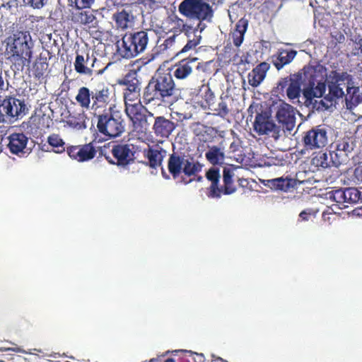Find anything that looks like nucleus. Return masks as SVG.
<instances>
[{"label":"nucleus","mask_w":362,"mask_h":362,"mask_svg":"<svg viewBox=\"0 0 362 362\" xmlns=\"http://www.w3.org/2000/svg\"><path fill=\"white\" fill-rule=\"evenodd\" d=\"M180 98L173 76L168 72H156L150 79L143 93L145 104L153 103L170 107Z\"/></svg>","instance_id":"obj_1"},{"label":"nucleus","mask_w":362,"mask_h":362,"mask_svg":"<svg viewBox=\"0 0 362 362\" xmlns=\"http://www.w3.org/2000/svg\"><path fill=\"white\" fill-rule=\"evenodd\" d=\"M34 43L28 31H16L7 38L6 54L15 69L22 71L31 62Z\"/></svg>","instance_id":"obj_2"},{"label":"nucleus","mask_w":362,"mask_h":362,"mask_svg":"<svg viewBox=\"0 0 362 362\" xmlns=\"http://www.w3.org/2000/svg\"><path fill=\"white\" fill-rule=\"evenodd\" d=\"M112 99V90L105 84L98 86L93 90L86 86L78 88L75 97L77 104L86 110L91 109L95 112L105 108Z\"/></svg>","instance_id":"obj_3"},{"label":"nucleus","mask_w":362,"mask_h":362,"mask_svg":"<svg viewBox=\"0 0 362 362\" xmlns=\"http://www.w3.org/2000/svg\"><path fill=\"white\" fill-rule=\"evenodd\" d=\"M96 118L98 132L109 139L119 136L124 132L122 114L115 105L105 108L102 113L96 115Z\"/></svg>","instance_id":"obj_4"},{"label":"nucleus","mask_w":362,"mask_h":362,"mask_svg":"<svg viewBox=\"0 0 362 362\" xmlns=\"http://www.w3.org/2000/svg\"><path fill=\"white\" fill-rule=\"evenodd\" d=\"M149 37L146 30L128 32L117 42V52L124 59H132L144 52L148 44Z\"/></svg>","instance_id":"obj_5"},{"label":"nucleus","mask_w":362,"mask_h":362,"mask_svg":"<svg viewBox=\"0 0 362 362\" xmlns=\"http://www.w3.org/2000/svg\"><path fill=\"white\" fill-rule=\"evenodd\" d=\"M178 11L191 20L211 22L214 17L213 8L205 0H183L178 6Z\"/></svg>","instance_id":"obj_6"},{"label":"nucleus","mask_w":362,"mask_h":362,"mask_svg":"<svg viewBox=\"0 0 362 362\" xmlns=\"http://www.w3.org/2000/svg\"><path fill=\"white\" fill-rule=\"evenodd\" d=\"M302 83L303 75L300 72L291 74L280 78L276 83V92L283 94L286 90V96L291 103H295L296 100L299 103V98L302 93Z\"/></svg>","instance_id":"obj_7"},{"label":"nucleus","mask_w":362,"mask_h":362,"mask_svg":"<svg viewBox=\"0 0 362 362\" xmlns=\"http://www.w3.org/2000/svg\"><path fill=\"white\" fill-rule=\"evenodd\" d=\"M28 112L24 100L13 96H6L0 103V122H11L23 117Z\"/></svg>","instance_id":"obj_8"},{"label":"nucleus","mask_w":362,"mask_h":362,"mask_svg":"<svg viewBox=\"0 0 362 362\" xmlns=\"http://www.w3.org/2000/svg\"><path fill=\"white\" fill-rule=\"evenodd\" d=\"M328 138L327 128L317 125L304 132L301 141L305 150L314 151L325 147L328 144Z\"/></svg>","instance_id":"obj_9"},{"label":"nucleus","mask_w":362,"mask_h":362,"mask_svg":"<svg viewBox=\"0 0 362 362\" xmlns=\"http://www.w3.org/2000/svg\"><path fill=\"white\" fill-rule=\"evenodd\" d=\"M253 129L259 136L267 135L276 141L280 137V127L276 125L270 115L264 110L257 112L253 122Z\"/></svg>","instance_id":"obj_10"},{"label":"nucleus","mask_w":362,"mask_h":362,"mask_svg":"<svg viewBox=\"0 0 362 362\" xmlns=\"http://www.w3.org/2000/svg\"><path fill=\"white\" fill-rule=\"evenodd\" d=\"M339 81H346L347 84L352 83V76L346 71H332L327 78L329 94L325 98H329L330 101H336L345 95L343 88L339 86Z\"/></svg>","instance_id":"obj_11"},{"label":"nucleus","mask_w":362,"mask_h":362,"mask_svg":"<svg viewBox=\"0 0 362 362\" xmlns=\"http://www.w3.org/2000/svg\"><path fill=\"white\" fill-rule=\"evenodd\" d=\"M132 144H117L112 146L111 150L115 160L110 159L105 156L110 163L117 165L118 166H127L134 161L135 151Z\"/></svg>","instance_id":"obj_12"},{"label":"nucleus","mask_w":362,"mask_h":362,"mask_svg":"<svg viewBox=\"0 0 362 362\" xmlns=\"http://www.w3.org/2000/svg\"><path fill=\"white\" fill-rule=\"evenodd\" d=\"M197 57H187L177 62L170 69V74L173 78L177 81H183L189 79L193 74L194 69L199 67L200 63H197Z\"/></svg>","instance_id":"obj_13"},{"label":"nucleus","mask_w":362,"mask_h":362,"mask_svg":"<svg viewBox=\"0 0 362 362\" xmlns=\"http://www.w3.org/2000/svg\"><path fill=\"white\" fill-rule=\"evenodd\" d=\"M97 62V58L93 54H90L88 52H76L75 62L74 63V69L79 74H84L88 76L94 73L100 74L103 71L95 70V64Z\"/></svg>","instance_id":"obj_14"},{"label":"nucleus","mask_w":362,"mask_h":362,"mask_svg":"<svg viewBox=\"0 0 362 362\" xmlns=\"http://www.w3.org/2000/svg\"><path fill=\"white\" fill-rule=\"evenodd\" d=\"M96 152V149L92 143L70 146L66 148V153L69 156L78 162H86L93 159L95 156Z\"/></svg>","instance_id":"obj_15"},{"label":"nucleus","mask_w":362,"mask_h":362,"mask_svg":"<svg viewBox=\"0 0 362 362\" xmlns=\"http://www.w3.org/2000/svg\"><path fill=\"white\" fill-rule=\"evenodd\" d=\"M276 117L278 122L282 124L283 129L291 132L296 124L294 108L291 105L283 102L278 107Z\"/></svg>","instance_id":"obj_16"},{"label":"nucleus","mask_w":362,"mask_h":362,"mask_svg":"<svg viewBox=\"0 0 362 362\" xmlns=\"http://www.w3.org/2000/svg\"><path fill=\"white\" fill-rule=\"evenodd\" d=\"M7 139L8 141L7 147L12 154L21 156L27 152L25 149L27 148L29 138L24 133H12L7 137Z\"/></svg>","instance_id":"obj_17"},{"label":"nucleus","mask_w":362,"mask_h":362,"mask_svg":"<svg viewBox=\"0 0 362 362\" xmlns=\"http://www.w3.org/2000/svg\"><path fill=\"white\" fill-rule=\"evenodd\" d=\"M185 156L182 153L173 152L170 154L168 160V170L174 180L180 177L182 173L185 165Z\"/></svg>","instance_id":"obj_18"},{"label":"nucleus","mask_w":362,"mask_h":362,"mask_svg":"<svg viewBox=\"0 0 362 362\" xmlns=\"http://www.w3.org/2000/svg\"><path fill=\"white\" fill-rule=\"evenodd\" d=\"M297 54V51L292 49H279L272 57V63L277 70L290 64Z\"/></svg>","instance_id":"obj_19"},{"label":"nucleus","mask_w":362,"mask_h":362,"mask_svg":"<svg viewBox=\"0 0 362 362\" xmlns=\"http://www.w3.org/2000/svg\"><path fill=\"white\" fill-rule=\"evenodd\" d=\"M175 128L174 122L166 119L165 117L159 116L155 118L153 129L157 136L168 138Z\"/></svg>","instance_id":"obj_20"},{"label":"nucleus","mask_w":362,"mask_h":362,"mask_svg":"<svg viewBox=\"0 0 362 362\" xmlns=\"http://www.w3.org/2000/svg\"><path fill=\"white\" fill-rule=\"evenodd\" d=\"M136 72H129L125 75L122 81H119L120 85H124L127 88L124 90V98L132 100L131 95H137L140 90L139 82L136 77Z\"/></svg>","instance_id":"obj_21"},{"label":"nucleus","mask_w":362,"mask_h":362,"mask_svg":"<svg viewBox=\"0 0 362 362\" xmlns=\"http://www.w3.org/2000/svg\"><path fill=\"white\" fill-rule=\"evenodd\" d=\"M95 10L90 8H76L71 13V21L80 25H88L93 23L95 18Z\"/></svg>","instance_id":"obj_22"},{"label":"nucleus","mask_w":362,"mask_h":362,"mask_svg":"<svg viewBox=\"0 0 362 362\" xmlns=\"http://www.w3.org/2000/svg\"><path fill=\"white\" fill-rule=\"evenodd\" d=\"M269 69V64L267 62H262L258 64L248 74L249 84L252 87H257L264 79Z\"/></svg>","instance_id":"obj_23"},{"label":"nucleus","mask_w":362,"mask_h":362,"mask_svg":"<svg viewBox=\"0 0 362 362\" xmlns=\"http://www.w3.org/2000/svg\"><path fill=\"white\" fill-rule=\"evenodd\" d=\"M207 180L211 182L208 188L207 196L210 198H220V190L218 187L220 173L218 168H211L206 173Z\"/></svg>","instance_id":"obj_24"},{"label":"nucleus","mask_w":362,"mask_h":362,"mask_svg":"<svg viewBox=\"0 0 362 362\" xmlns=\"http://www.w3.org/2000/svg\"><path fill=\"white\" fill-rule=\"evenodd\" d=\"M112 19L115 21L117 27L122 30L131 27L134 22V16L132 11L125 9L115 13Z\"/></svg>","instance_id":"obj_25"},{"label":"nucleus","mask_w":362,"mask_h":362,"mask_svg":"<svg viewBox=\"0 0 362 362\" xmlns=\"http://www.w3.org/2000/svg\"><path fill=\"white\" fill-rule=\"evenodd\" d=\"M166 151L163 148H148L144 151V157L148 160V164L152 168L160 166Z\"/></svg>","instance_id":"obj_26"},{"label":"nucleus","mask_w":362,"mask_h":362,"mask_svg":"<svg viewBox=\"0 0 362 362\" xmlns=\"http://www.w3.org/2000/svg\"><path fill=\"white\" fill-rule=\"evenodd\" d=\"M234 173L233 170L229 168H224L223 170V186L219 187L220 197L221 194L229 195L236 191V187L233 183Z\"/></svg>","instance_id":"obj_27"},{"label":"nucleus","mask_w":362,"mask_h":362,"mask_svg":"<svg viewBox=\"0 0 362 362\" xmlns=\"http://www.w3.org/2000/svg\"><path fill=\"white\" fill-rule=\"evenodd\" d=\"M295 180L291 178L278 177L275 179L268 180L267 186L274 190H281L284 192L288 191L293 187Z\"/></svg>","instance_id":"obj_28"},{"label":"nucleus","mask_w":362,"mask_h":362,"mask_svg":"<svg viewBox=\"0 0 362 362\" xmlns=\"http://www.w3.org/2000/svg\"><path fill=\"white\" fill-rule=\"evenodd\" d=\"M48 66L49 64L46 57H40L37 58L32 67L34 77L39 81L44 79L47 76Z\"/></svg>","instance_id":"obj_29"},{"label":"nucleus","mask_w":362,"mask_h":362,"mask_svg":"<svg viewBox=\"0 0 362 362\" xmlns=\"http://www.w3.org/2000/svg\"><path fill=\"white\" fill-rule=\"evenodd\" d=\"M315 69L312 67L308 68V74H310L308 86L307 88H305L302 90V93L303 97L305 98V103L307 106L312 103V100L313 98H317V95L315 94L314 86H315V81L314 78V76L313 73H315Z\"/></svg>","instance_id":"obj_30"},{"label":"nucleus","mask_w":362,"mask_h":362,"mask_svg":"<svg viewBox=\"0 0 362 362\" xmlns=\"http://www.w3.org/2000/svg\"><path fill=\"white\" fill-rule=\"evenodd\" d=\"M333 154H334L335 156H337V153L334 151L329 152V156L332 160H329L328 154L326 152L320 151L313 158L312 163L315 166L322 167L323 168L329 167L331 162L334 165H337L339 162H335L332 160Z\"/></svg>","instance_id":"obj_31"},{"label":"nucleus","mask_w":362,"mask_h":362,"mask_svg":"<svg viewBox=\"0 0 362 362\" xmlns=\"http://www.w3.org/2000/svg\"><path fill=\"white\" fill-rule=\"evenodd\" d=\"M350 84H347L346 95V103L347 107L351 108L356 107L362 102V96L360 94L358 87L350 86Z\"/></svg>","instance_id":"obj_32"},{"label":"nucleus","mask_w":362,"mask_h":362,"mask_svg":"<svg viewBox=\"0 0 362 362\" xmlns=\"http://www.w3.org/2000/svg\"><path fill=\"white\" fill-rule=\"evenodd\" d=\"M205 156L206 160L214 165L221 163L225 158L224 153L216 146L210 147Z\"/></svg>","instance_id":"obj_33"},{"label":"nucleus","mask_w":362,"mask_h":362,"mask_svg":"<svg viewBox=\"0 0 362 362\" xmlns=\"http://www.w3.org/2000/svg\"><path fill=\"white\" fill-rule=\"evenodd\" d=\"M209 109L213 111L214 115L220 117L222 119H226L230 112L228 105L223 98H220L216 105L213 103V105L209 107Z\"/></svg>","instance_id":"obj_34"},{"label":"nucleus","mask_w":362,"mask_h":362,"mask_svg":"<svg viewBox=\"0 0 362 362\" xmlns=\"http://www.w3.org/2000/svg\"><path fill=\"white\" fill-rule=\"evenodd\" d=\"M126 112L134 124L141 125L144 122L146 121V115L141 112V108L137 105H132L131 107L127 108Z\"/></svg>","instance_id":"obj_35"},{"label":"nucleus","mask_w":362,"mask_h":362,"mask_svg":"<svg viewBox=\"0 0 362 362\" xmlns=\"http://www.w3.org/2000/svg\"><path fill=\"white\" fill-rule=\"evenodd\" d=\"M47 143L53 148L55 153H61L66 151L65 142L57 134H52L47 137Z\"/></svg>","instance_id":"obj_36"},{"label":"nucleus","mask_w":362,"mask_h":362,"mask_svg":"<svg viewBox=\"0 0 362 362\" xmlns=\"http://www.w3.org/2000/svg\"><path fill=\"white\" fill-rule=\"evenodd\" d=\"M202 165L199 162L190 161L185 158V165H183L182 173L188 176L195 175L202 170Z\"/></svg>","instance_id":"obj_37"},{"label":"nucleus","mask_w":362,"mask_h":362,"mask_svg":"<svg viewBox=\"0 0 362 362\" xmlns=\"http://www.w3.org/2000/svg\"><path fill=\"white\" fill-rule=\"evenodd\" d=\"M86 115L84 114H78L77 116L70 115L67 120V124L76 129H86Z\"/></svg>","instance_id":"obj_38"},{"label":"nucleus","mask_w":362,"mask_h":362,"mask_svg":"<svg viewBox=\"0 0 362 362\" xmlns=\"http://www.w3.org/2000/svg\"><path fill=\"white\" fill-rule=\"evenodd\" d=\"M188 40L187 44L182 47V49L177 53V54L187 52L190 50L195 49V47L200 44L202 36L200 34L195 35L192 34L190 37H187Z\"/></svg>","instance_id":"obj_39"},{"label":"nucleus","mask_w":362,"mask_h":362,"mask_svg":"<svg viewBox=\"0 0 362 362\" xmlns=\"http://www.w3.org/2000/svg\"><path fill=\"white\" fill-rule=\"evenodd\" d=\"M199 21L197 25L195 28L192 27L187 24H183L182 31L185 33L187 37H190L192 34L195 33V35H198V31L199 34L206 28V25L204 23V21L206 20H197Z\"/></svg>","instance_id":"obj_40"},{"label":"nucleus","mask_w":362,"mask_h":362,"mask_svg":"<svg viewBox=\"0 0 362 362\" xmlns=\"http://www.w3.org/2000/svg\"><path fill=\"white\" fill-rule=\"evenodd\" d=\"M345 194H347L348 203H356L361 199V192L355 187H348L345 189Z\"/></svg>","instance_id":"obj_41"},{"label":"nucleus","mask_w":362,"mask_h":362,"mask_svg":"<svg viewBox=\"0 0 362 362\" xmlns=\"http://www.w3.org/2000/svg\"><path fill=\"white\" fill-rule=\"evenodd\" d=\"M69 5L75 8H90L95 0H69Z\"/></svg>","instance_id":"obj_42"},{"label":"nucleus","mask_w":362,"mask_h":362,"mask_svg":"<svg viewBox=\"0 0 362 362\" xmlns=\"http://www.w3.org/2000/svg\"><path fill=\"white\" fill-rule=\"evenodd\" d=\"M345 189H339L332 192L330 198L338 204H344V199H342V196H345Z\"/></svg>","instance_id":"obj_43"},{"label":"nucleus","mask_w":362,"mask_h":362,"mask_svg":"<svg viewBox=\"0 0 362 362\" xmlns=\"http://www.w3.org/2000/svg\"><path fill=\"white\" fill-rule=\"evenodd\" d=\"M248 26V21L244 18L240 19L235 25V30L234 32H237L245 35Z\"/></svg>","instance_id":"obj_44"},{"label":"nucleus","mask_w":362,"mask_h":362,"mask_svg":"<svg viewBox=\"0 0 362 362\" xmlns=\"http://www.w3.org/2000/svg\"><path fill=\"white\" fill-rule=\"evenodd\" d=\"M352 148L351 147L348 141L345 139H342L339 141L337 144L336 151H343L345 153L351 152Z\"/></svg>","instance_id":"obj_45"},{"label":"nucleus","mask_w":362,"mask_h":362,"mask_svg":"<svg viewBox=\"0 0 362 362\" xmlns=\"http://www.w3.org/2000/svg\"><path fill=\"white\" fill-rule=\"evenodd\" d=\"M215 98V95L213 93V91L211 90L209 87L206 88V90L205 91L204 99L207 103L208 106L210 107L213 105V100Z\"/></svg>","instance_id":"obj_46"},{"label":"nucleus","mask_w":362,"mask_h":362,"mask_svg":"<svg viewBox=\"0 0 362 362\" xmlns=\"http://www.w3.org/2000/svg\"><path fill=\"white\" fill-rule=\"evenodd\" d=\"M244 36H245V35L237 33V32L233 33V34H232L233 42L235 47H239L242 45V43L244 40Z\"/></svg>","instance_id":"obj_47"},{"label":"nucleus","mask_w":362,"mask_h":362,"mask_svg":"<svg viewBox=\"0 0 362 362\" xmlns=\"http://www.w3.org/2000/svg\"><path fill=\"white\" fill-rule=\"evenodd\" d=\"M354 44L355 47L353 50V54L359 55L362 54V38L360 37H356Z\"/></svg>","instance_id":"obj_48"},{"label":"nucleus","mask_w":362,"mask_h":362,"mask_svg":"<svg viewBox=\"0 0 362 362\" xmlns=\"http://www.w3.org/2000/svg\"><path fill=\"white\" fill-rule=\"evenodd\" d=\"M353 176L356 182H362V165H359L355 168Z\"/></svg>","instance_id":"obj_49"},{"label":"nucleus","mask_w":362,"mask_h":362,"mask_svg":"<svg viewBox=\"0 0 362 362\" xmlns=\"http://www.w3.org/2000/svg\"><path fill=\"white\" fill-rule=\"evenodd\" d=\"M45 0H23V1L34 8H40L44 4Z\"/></svg>","instance_id":"obj_50"},{"label":"nucleus","mask_w":362,"mask_h":362,"mask_svg":"<svg viewBox=\"0 0 362 362\" xmlns=\"http://www.w3.org/2000/svg\"><path fill=\"white\" fill-rule=\"evenodd\" d=\"M314 90L317 98H321L325 91V83L319 82L316 86H314Z\"/></svg>","instance_id":"obj_51"},{"label":"nucleus","mask_w":362,"mask_h":362,"mask_svg":"<svg viewBox=\"0 0 362 362\" xmlns=\"http://www.w3.org/2000/svg\"><path fill=\"white\" fill-rule=\"evenodd\" d=\"M139 3L150 8H153L156 6V0H138Z\"/></svg>","instance_id":"obj_52"},{"label":"nucleus","mask_w":362,"mask_h":362,"mask_svg":"<svg viewBox=\"0 0 362 362\" xmlns=\"http://www.w3.org/2000/svg\"><path fill=\"white\" fill-rule=\"evenodd\" d=\"M240 148V141H233L229 147L230 152L235 153L239 151Z\"/></svg>","instance_id":"obj_53"},{"label":"nucleus","mask_w":362,"mask_h":362,"mask_svg":"<svg viewBox=\"0 0 362 362\" xmlns=\"http://www.w3.org/2000/svg\"><path fill=\"white\" fill-rule=\"evenodd\" d=\"M310 215L311 213L310 211L304 210L300 213L299 216L303 221H308Z\"/></svg>","instance_id":"obj_54"},{"label":"nucleus","mask_w":362,"mask_h":362,"mask_svg":"<svg viewBox=\"0 0 362 362\" xmlns=\"http://www.w3.org/2000/svg\"><path fill=\"white\" fill-rule=\"evenodd\" d=\"M6 87V86L4 83V80L3 77L1 76H0V90H5Z\"/></svg>","instance_id":"obj_55"},{"label":"nucleus","mask_w":362,"mask_h":362,"mask_svg":"<svg viewBox=\"0 0 362 362\" xmlns=\"http://www.w3.org/2000/svg\"><path fill=\"white\" fill-rule=\"evenodd\" d=\"M161 173L165 179L169 180L170 178V175L163 169H162Z\"/></svg>","instance_id":"obj_56"},{"label":"nucleus","mask_w":362,"mask_h":362,"mask_svg":"<svg viewBox=\"0 0 362 362\" xmlns=\"http://www.w3.org/2000/svg\"><path fill=\"white\" fill-rule=\"evenodd\" d=\"M13 350L16 352H18V353H27L25 350L18 347V348H15V349H13Z\"/></svg>","instance_id":"obj_57"},{"label":"nucleus","mask_w":362,"mask_h":362,"mask_svg":"<svg viewBox=\"0 0 362 362\" xmlns=\"http://www.w3.org/2000/svg\"><path fill=\"white\" fill-rule=\"evenodd\" d=\"M165 362H175V361L173 358H168L165 361Z\"/></svg>","instance_id":"obj_58"},{"label":"nucleus","mask_w":362,"mask_h":362,"mask_svg":"<svg viewBox=\"0 0 362 362\" xmlns=\"http://www.w3.org/2000/svg\"><path fill=\"white\" fill-rule=\"evenodd\" d=\"M342 199H344V203H348L347 194H345V196H342Z\"/></svg>","instance_id":"obj_59"},{"label":"nucleus","mask_w":362,"mask_h":362,"mask_svg":"<svg viewBox=\"0 0 362 362\" xmlns=\"http://www.w3.org/2000/svg\"><path fill=\"white\" fill-rule=\"evenodd\" d=\"M345 83H346V81H339L338 82L339 86H341V85L345 84Z\"/></svg>","instance_id":"obj_60"},{"label":"nucleus","mask_w":362,"mask_h":362,"mask_svg":"<svg viewBox=\"0 0 362 362\" xmlns=\"http://www.w3.org/2000/svg\"><path fill=\"white\" fill-rule=\"evenodd\" d=\"M180 182H183V183H184V184H185V185H186V184H187V183H189V182H188V181H185L184 178H182V179L180 180Z\"/></svg>","instance_id":"obj_61"},{"label":"nucleus","mask_w":362,"mask_h":362,"mask_svg":"<svg viewBox=\"0 0 362 362\" xmlns=\"http://www.w3.org/2000/svg\"><path fill=\"white\" fill-rule=\"evenodd\" d=\"M168 41L173 42V38H171V37H170V38H168V39H167V40H165V42H168Z\"/></svg>","instance_id":"obj_62"},{"label":"nucleus","mask_w":362,"mask_h":362,"mask_svg":"<svg viewBox=\"0 0 362 362\" xmlns=\"http://www.w3.org/2000/svg\"><path fill=\"white\" fill-rule=\"evenodd\" d=\"M157 361V359L156 358H151L149 362H156Z\"/></svg>","instance_id":"obj_63"},{"label":"nucleus","mask_w":362,"mask_h":362,"mask_svg":"<svg viewBox=\"0 0 362 362\" xmlns=\"http://www.w3.org/2000/svg\"><path fill=\"white\" fill-rule=\"evenodd\" d=\"M340 38L344 40V36L343 35H341Z\"/></svg>","instance_id":"obj_64"}]
</instances>
